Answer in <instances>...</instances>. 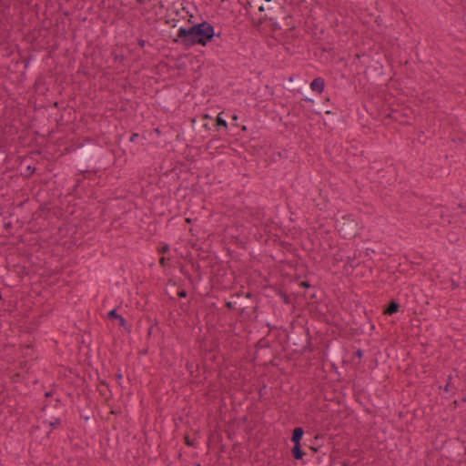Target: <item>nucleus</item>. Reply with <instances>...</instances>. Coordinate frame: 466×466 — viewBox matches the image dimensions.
I'll use <instances>...</instances> for the list:
<instances>
[{
    "mask_svg": "<svg viewBox=\"0 0 466 466\" xmlns=\"http://www.w3.org/2000/svg\"><path fill=\"white\" fill-rule=\"evenodd\" d=\"M214 27L207 22L191 26L189 29L179 28L178 36L189 44L206 46L214 36Z\"/></svg>",
    "mask_w": 466,
    "mask_h": 466,
    "instance_id": "obj_1",
    "label": "nucleus"
},
{
    "mask_svg": "<svg viewBox=\"0 0 466 466\" xmlns=\"http://www.w3.org/2000/svg\"><path fill=\"white\" fill-rule=\"evenodd\" d=\"M310 88L318 93H320L324 88V80L320 77L315 78L311 84Z\"/></svg>",
    "mask_w": 466,
    "mask_h": 466,
    "instance_id": "obj_2",
    "label": "nucleus"
},
{
    "mask_svg": "<svg viewBox=\"0 0 466 466\" xmlns=\"http://www.w3.org/2000/svg\"><path fill=\"white\" fill-rule=\"evenodd\" d=\"M303 436V430L301 428H296L293 431L292 441L295 444H299V441Z\"/></svg>",
    "mask_w": 466,
    "mask_h": 466,
    "instance_id": "obj_3",
    "label": "nucleus"
},
{
    "mask_svg": "<svg viewBox=\"0 0 466 466\" xmlns=\"http://www.w3.org/2000/svg\"><path fill=\"white\" fill-rule=\"evenodd\" d=\"M399 310V305L396 302H391L389 307L384 310L385 314L392 315Z\"/></svg>",
    "mask_w": 466,
    "mask_h": 466,
    "instance_id": "obj_4",
    "label": "nucleus"
},
{
    "mask_svg": "<svg viewBox=\"0 0 466 466\" xmlns=\"http://www.w3.org/2000/svg\"><path fill=\"white\" fill-rule=\"evenodd\" d=\"M293 455L296 459H302L303 452L301 451L299 448V444H295V447L293 449Z\"/></svg>",
    "mask_w": 466,
    "mask_h": 466,
    "instance_id": "obj_5",
    "label": "nucleus"
},
{
    "mask_svg": "<svg viewBox=\"0 0 466 466\" xmlns=\"http://www.w3.org/2000/svg\"><path fill=\"white\" fill-rule=\"evenodd\" d=\"M108 316L109 318L113 319V318H116V319H119V321H120V324L121 325H124L125 324V320L124 319H122L121 317L117 316L116 315V312L115 309L111 310L109 313H108Z\"/></svg>",
    "mask_w": 466,
    "mask_h": 466,
    "instance_id": "obj_6",
    "label": "nucleus"
},
{
    "mask_svg": "<svg viewBox=\"0 0 466 466\" xmlns=\"http://www.w3.org/2000/svg\"><path fill=\"white\" fill-rule=\"evenodd\" d=\"M217 124L218 126H221L226 127L228 126L226 120H224L220 116L217 117Z\"/></svg>",
    "mask_w": 466,
    "mask_h": 466,
    "instance_id": "obj_7",
    "label": "nucleus"
},
{
    "mask_svg": "<svg viewBox=\"0 0 466 466\" xmlns=\"http://www.w3.org/2000/svg\"><path fill=\"white\" fill-rule=\"evenodd\" d=\"M160 261H161V264L164 266V265H165V258H164V257H163V258H161V260H160Z\"/></svg>",
    "mask_w": 466,
    "mask_h": 466,
    "instance_id": "obj_8",
    "label": "nucleus"
},
{
    "mask_svg": "<svg viewBox=\"0 0 466 466\" xmlns=\"http://www.w3.org/2000/svg\"><path fill=\"white\" fill-rule=\"evenodd\" d=\"M264 10H265L264 6H263V5H261V6L259 7V11H264Z\"/></svg>",
    "mask_w": 466,
    "mask_h": 466,
    "instance_id": "obj_9",
    "label": "nucleus"
},
{
    "mask_svg": "<svg viewBox=\"0 0 466 466\" xmlns=\"http://www.w3.org/2000/svg\"><path fill=\"white\" fill-rule=\"evenodd\" d=\"M187 443L188 445H192V443L190 442V441H189L187 438Z\"/></svg>",
    "mask_w": 466,
    "mask_h": 466,
    "instance_id": "obj_10",
    "label": "nucleus"
},
{
    "mask_svg": "<svg viewBox=\"0 0 466 466\" xmlns=\"http://www.w3.org/2000/svg\"><path fill=\"white\" fill-rule=\"evenodd\" d=\"M266 2H270L271 0H265Z\"/></svg>",
    "mask_w": 466,
    "mask_h": 466,
    "instance_id": "obj_11",
    "label": "nucleus"
}]
</instances>
